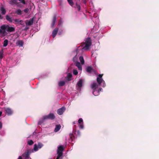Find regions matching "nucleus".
<instances>
[{
  "label": "nucleus",
  "instance_id": "nucleus-1",
  "mask_svg": "<svg viewBox=\"0 0 159 159\" xmlns=\"http://www.w3.org/2000/svg\"><path fill=\"white\" fill-rule=\"evenodd\" d=\"M102 75H99L98 77L97 78V84L96 82H94L91 85V88L93 89V94L95 96H97L99 95V90H98L99 85L102 86L104 87L106 86L105 81L102 79Z\"/></svg>",
  "mask_w": 159,
  "mask_h": 159
},
{
  "label": "nucleus",
  "instance_id": "nucleus-2",
  "mask_svg": "<svg viewBox=\"0 0 159 159\" xmlns=\"http://www.w3.org/2000/svg\"><path fill=\"white\" fill-rule=\"evenodd\" d=\"M15 30V28L8 25H2L0 27V33L3 36H5L7 34V31L8 32H12Z\"/></svg>",
  "mask_w": 159,
  "mask_h": 159
},
{
  "label": "nucleus",
  "instance_id": "nucleus-3",
  "mask_svg": "<svg viewBox=\"0 0 159 159\" xmlns=\"http://www.w3.org/2000/svg\"><path fill=\"white\" fill-rule=\"evenodd\" d=\"M64 149V148L62 145H60L58 147L57 151V156L56 159H61L62 158L63 152Z\"/></svg>",
  "mask_w": 159,
  "mask_h": 159
},
{
  "label": "nucleus",
  "instance_id": "nucleus-4",
  "mask_svg": "<svg viewBox=\"0 0 159 159\" xmlns=\"http://www.w3.org/2000/svg\"><path fill=\"white\" fill-rule=\"evenodd\" d=\"M84 44L85 46L82 49L85 50H89L92 45L91 40L90 38H88L86 39Z\"/></svg>",
  "mask_w": 159,
  "mask_h": 159
},
{
  "label": "nucleus",
  "instance_id": "nucleus-5",
  "mask_svg": "<svg viewBox=\"0 0 159 159\" xmlns=\"http://www.w3.org/2000/svg\"><path fill=\"white\" fill-rule=\"evenodd\" d=\"M33 151V150H28L27 152L23 153L22 155V157L23 159H29L31 158L30 157V154Z\"/></svg>",
  "mask_w": 159,
  "mask_h": 159
},
{
  "label": "nucleus",
  "instance_id": "nucleus-6",
  "mask_svg": "<svg viewBox=\"0 0 159 159\" xmlns=\"http://www.w3.org/2000/svg\"><path fill=\"white\" fill-rule=\"evenodd\" d=\"M43 146L42 143H39L38 145L35 144L34 147V151L35 152L37 151L39 148H41Z\"/></svg>",
  "mask_w": 159,
  "mask_h": 159
},
{
  "label": "nucleus",
  "instance_id": "nucleus-7",
  "mask_svg": "<svg viewBox=\"0 0 159 159\" xmlns=\"http://www.w3.org/2000/svg\"><path fill=\"white\" fill-rule=\"evenodd\" d=\"M83 82L84 80L82 79L79 80L76 85V87L77 88V89L79 88L80 90L81 88L83 85Z\"/></svg>",
  "mask_w": 159,
  "mask_h": 159
},
{
  "label": "nucleus",
  "instance_id": "nucleus-8",
  "mask_svg": "<svg viewBox=\"0 0 159 159\" xmlns=\"http://www.w3.org/2000/svg\"><path fill=\"white\" fill-rule=\"evenodd\" d=\"M13 23L15 24H18V25H23L24 23L23 20H20L19 19H15L13 20Z\"/></svg>",
  "mask_w": 159,
  "mask_h": 159
},
{
  "label": "nucleus",
  "instance_id": "nucleus-9",
  "mask_svg": "<svg viewBox=\"0 0 159 159\" xmlns=\"http://www.w3.org/2000/svg\"><path fill=\"white\" fill-rule=\"evenodd\" d=\"M79 124V127L80 129H83L84 128L83 120L82 118H80L78 121Z\"/></svg>",
  "mask_w": 159,
  "mask_h": 159
},
{
  "label": "nucleus",
  "instance_id": "nucleus-10",
  "mask_svg": "<svg viewBox=\"0 0 159 159\" xmlns=\"http://www.w3.org/2000/svg\"><path fill=\"white\" fill-rule=\"evenodd\" d=\"M45 116L47 119H49L50 120H53L55 118L54 115L52 113H50L48 115Z\"/></svg>",
  "mask_w": 159,
  "mask_h": 159
},
{
  "label": "nucleus",
  "instance_id": "nucleus-11",
  "mask_svg": "<svg viewBox=\"0 0 159 159\" xmlns=\"http://www.w3.org/2000/svg\"><path fill=\"white\" fill-rule=\"evenodd\" d=\"M66 110L64 107H62L61 108L58 109L57 111V114L60 115H62Z\"/></svg>",
  "mask_w": 159,
  "mask_h": 159
},
{
  "label": "nucleus",
  "instance_id": "nucleus-12",
  "mask_svg": "<svg viewBox=\"0 0 159 159\" xmlns=\"http://www.w3.org/2000/svg\"><path fill=\"white\" fill-rule=\"evenodd\" d=\"M6 114L8 116L11 115L13 113V111L9 108H6L5 109Z\"/></svg>",
  "mask_w": 159,
  "mask_h": 159
},
{
  "label": "nucleus",
  "instance_id": "nucleus-13",
  "mask_svg": "<svg viewBox=\"0 0 159 159\" xmlns=\"http://www.w3.org/2000/svg\"><path fill=\"white\" fill-rule=\"evenodd\" d=\"M47 120L46 118V117L45 116H43L42 118L40 119L39 120L38 123V125H42L43 122L44 121Z\"/></svg>",
  "mask_w": 159,
  "mask_h": 159
},
{
  "label": "nucleus",
  "instance_id": "nucleus-14",
  "mask_svg": "<svg viewBox=\"0 0 159 159\" xmlns=\"http://www.w3.org/2000/svg\"><path fill=\"white\" fill-rule=\"evenodd\" d=\"M58 28H55L52 31V36L53 38H55L58 32Z\"/></svg>",
  "mask_w": 159,
  "mask_h": 159
},
{
  "label": "nucleus",
  "instance_id": "nucleus-15",
  "mask_svg": "<svg viewBox=\"0 0 159 159\" xmlns=\"http://www.w3.org/2000/svg\"><path fill=\"white\" fill-rule=\"evenodd\" d=\"M16 44L19 47H22L24 44V42L22 40H18L16 42Z\"/></svg>",
  "mask_w": 159,
  "mask_h": 159
},
{
  "label": "nucleus",
  "instance_id": "nucleus-16",
  "mask_svg": "<svg viewBox=\"0 0 159 159\" xmlns=\"http://www.w3.org/2000/svg\"><path fill=\"white\" fill-rule=\"evenodd\" d=\"M33 19H31L29 20H26L25 22V24L27 26H30L33 24Z\"/></svg>",
  "mask_w": 159,
  "mask_h": 159
},
{
  "label": "nucleus",
  "instance_id": "nucleus-17",
  "mask_svg": "<svg viewBox=\"0 0 159 159\" xmlns=\"http://www.w3.org/2000/svg\"><path fill=\"white\" fill-rule=\"evenodd\" d=\"M61 126L60 125H56L54 131L55 132H57L58 131L61 129Z\"/></svg>",
  "mask_w": 159,
  "mask_h": 159
},
{
  "label": "nucleus",
  "instance_id": "nucleus-18",
  "mask_svg": "<svg viewBox=\"0 0 159 159\" xmlns=\"http://www.w3.org/2000/svg\"><path fill=\"white\" fill-rule=\"evenodd\" d=\"M93 71V69L92 67L91 66H88L86 68V71L87 72L91 73Z\"/></svg>",
  "mask_w": 159,
  "mask_h": 159
},
{
  "label": "nucleus",
  "instance_id": "nucleus-19",
  "mask_svg": "<svg viewBox=\"0 0 159 159\" xmlns=\"http://www.w3.org/2000/svg\"><path fill=\"white\" fill-rule=\"evenodd\" d=\"M56 22V16H54L52 21V24L51 26L52 27H54L55 23Z\"/></svg>",
  "mask_w": 159,
  "mask_h": 159
},
{
  "label": "nucleus",
  "instance_id": "nucleus-20",
  "mask_svg": "<svg viewBox=\"0 0 159 159\" xmlns=\"http://www.w3.org/2000/svg\"><path fill=\"white\" fill-rule=\"evenodd\" d=\"M75 66L78 67L80 70H82V66L80 63L78 61H77L75 63Z\"/></svg>",
  "mask_w": 159,
  "mask_h": 159
},
{
  "label": "nucleus",
  "instance_id": "nucleus-21",
  "mask_svg": "<svg viewBox=\"0 0 159 159\" xmlns=\"http://www.w3.org/2000/svg\"><path fill=\"white\" fill-rule=\"evenodd\" d=\"M6 20L10 22H13V20L14 19H12L11 17L9 16L8 15H6Z\"/></svg>",
  "mask_w": 159,
  "mask_h": 159
},
{
  "label": "nucleus",
  "instance_id": "nucleus-22",
  "mask_svg": "<svg viewBox=\"0 0 159 159\" xmlns=\"http://www.w3.org/2000/svg\"><path fill=\"white\" fill-rule=\"evenodd\" d=\"M0 10L2 15H5V14L6 11L3 7L2 6L0 7Z\"/></svg>",
  "mask_w": 159,
  "mask_h": 159
},
{
  "label": "nucleus",
  "instance_id": "nucleus-23",
  "mask_svg": "<svg viewBox=\"0 0 159 159\" xmlns=\"http://www.w3.org/2000/svg\"><path fill=\"white\" fill-rule=\"evenodd\" d=\"M72 76V74L71 73H68L66 76V79L68 80H71V77Z\"/></svg>",
  "mask_w": 159,
  "mask_h": 159
},
{
  "label": "nucleus",
  "instance_id": "nucleus-24",
  "mask_svg": "<svg viewBox=\"0 0 159 159\" xmlns=\"http://www.w3.org/2000/svg\"><path fill=\"white\" fill-rule=\"evenodd\" d=\"M15 13L17 14L20 15L22 14V11L20 9H18L16 10Z\"/></svg>",
  "mask_w": 159,
  "mask_h": 159
},
{
  "label": "nucleus",
  "instance_id": "nucleus-25",
  "mask_svg": "<svg viewBox=\"0 0 159 159\" xmlns=\"http://www.w3.org/2000/svg\"><path fill=\"white\" fill-rule=\"evenodd\" d=\"M79 60L81 62L82 65L84 64V58L83 56H81L79 57Z\"/></svg>",
  "mask_w": 159,
  "mask_h": 159
},
{
  "label": "nucleus",
  "instance_id": "nucleus-26",
  "mask_svg": "<svg viewBox=\"0 0 159 159\" xmlns=\"http://www.w3.org/2000/svg\"><path fill=\"white\" fill-rule=\"evenodd\" d=\"M65 84V81H61L58 83V85L59 86L62 87Z\"/></svg>",
  "mask_w": 159,
  "mask_h": 159
},
{
  "label": "nucleus",
  "instance_id": "nucleus-27",
  "mask_svg": "<svg viewBox=\"0 0 159 159\" xmlns=\"http://www.w3.org/2000/svg\"><path fill=\"white\" fill-rule=\"evenodd\" d=\"M16 0H10L9 3L11 5H15L16 3Z\"/></svg>",
  "mask_w": 159,
  "mask_h": 159
},
{
  "label": "nucleus",
  "instance_id": "nucleus-28",
  "mask_svg": "<svg viewBox=\"0 0 159 159\" xmlns=\"http://www.w3.org/2000/svg\"><path fill=\"white\" fill-rule=\"evenodd\" d=\"M8 40L7 39H5L4 40L3 43V47H6L8 44Z\"/></svg>",
  "mask_w": 159,
  "mask_h": 159
},
{
  "label": "nucleus",
  "instance_id": "nucleus-29",
  "mask_svg": "<svg viewBox=\"0 0 159 159\" xmlns=\"http://www.w3.org/2000/svg\"><path fill=\"white\" fill-rule=\"evenodd\" d=\"M33 143L34 142L32 140H29L27 141V144L30 145H32Z\"/></svg>",
  "mask_w": 159,
  "mask_h": 159
},
{
  "label": "nucleus",
  "instance_id": "nucleus-30",
  "mask_svg": "<svg viewBox=\"0 0 159 159\" xmlns=\"http://www.w3.org/2000/svg\"><path fill=\"white\" fill-rule=\"evenodd\" d=\"M75 7L77 8L78 11H80V5L78 4L77 3H76L75 5Z\"/></svg>",
  "mask_w": 159,
  "mask_h": 159
},
{
  "label": "nucleus",
  "instance_id": "nucleus-31",
  "mask_svg": "<svg viewBox=\"0 0 159 159\" xmlns=\"http://www.w3.org/2000/svg\"><path fill=\"white\" fill-rule=\"evenodd\" d=\"M67 1L70 6H72L73 5V2L72 0H67Z\"/></svg>",
  "mask_w": 159,
  "mask_h": 159
},
{
  "label": "nucleus",
  "instance_id": "nucleus-32",
  "mask_svg": "<svg viewBox=\"0 0 159 159\" xmlns=\"http://www.w3.org/2000/svg\"><path fill=\"white\" fill-rule=\"evenodd\" d=\"M73 73L75 75H77L78 73L77 70H76L74 69L73 70Z\"/></svg>",
  "mask_w": 159,
  "mask_h": 159
},
{
  "label": "nucleus",
  "instance_id": "nucleus-33",
  "mask_svg": "<svg viewBox=\"0 0 159 159\" xmlns=\"http://www.w3.org/2000/svg\"><path fill=\"white\" fill-rule=\"evenodd\" d=\"M18 0L23 4H26V2H25V0Z\"/></svg>",
  "mask_w": 159,
  "mask_h": 159
},
{
  "label": "nucleus",
  "instance_id": "nucleus-34",
  "mask_svg": "<svg viewBox=\"0 0 159 159\" xmlns=\"http://www.w3.org/2000/svg\"><path fill=\"white\" fill-rule=\"evenodd\" d=\"M24 11L27 13L29 11V9L28 8H26L24 10Z\"/></svg>",
  "mask_w": 159,
  "mask_h": 159
},
{
  "label": "nucleus",
  "instance_id": "nucleus-35",
  "mask_svg": "<svg viewBox=\"0 0 159 159\" xmlns=\"http://www.w3.org/2000/svg\"><path fill=\"white\" fill-rule=\"evenodd\" d=\"M17 6L20 7H23V6L21 5V4H20L19 3L17 4Z\"/></svg>",
  "mask_w": 159,
  "mask_h": 159
},
{
  "label": "nucleus",
  "instance_id": "nucleus-36",
  "mask_svg": "<svg viewBox=\"0 0 159 159\" xmlns=\"http://www.w3.org/2000/svg\"><path fill=\"white\" fill-rule=\"evenodd\" d=\"M3 57V52H0V58L2 59Z\"/></svg>",
  "mask_w": 159,
  "mask_h": 159
},
{
  "label": "nucleus",
  "instance_id": "nucleus-37",
  "mask_svg": "<svg viewBox=\"0 0 159 159\" xmlns=\"http://www.w3.org/2000/svg\"><path fill=\"white\" fill-rule=\"evenodd\" d=\"M75 134H77L78 135H80V131L77 130Z\"/></svg>",
  "mask_w": 159,
  "mask_h": 159
},
{
  "label": "nucleus",
  "instance_id": "nucleus-38",
  "mask_svg": "<svg viewBox=\"0 0 159 159\" xmlns=\"http://www.w3.org/2000/svg\"><path fill=\"white\" fill-rule=\"evenodd\" d=\"M2 123L1 122H0V129L2 128Z\"/></svg>",
  "mask_w": 159,
  "mask_h": 159
},
{
  "label": "nucleus",
  "instance_id": "nucleus-39",
  "mask_svg": "<svg viewBox=\"0 0 159 159\" xmlns=\"http://www.w3.org/2000/svg\"><path fill=\"white\" fill-rule=\"evenodd\" d=\"M77 121H74L73 122V125H75L77 123Z\"/></svg>",
  "mask_w": 159,
  "mask_h": 159
},
{
  "label": "nucleus",
  "instance_id": "nucleus-40",
  "mask_svg": "<svg viewBox=\"0 0 159 159\" xmlns=\"http://www.w3.org/2000/svg\"><path fill=\"white\" fill-rule=\"evenodd\" d=\"M73 135V134H71L70 133V138L71 139H72V136Z\"/></svg>",
  "mask_w": 159,
  "mask_h": 159
},
{
  "label": "nucleus",
  "instance_id": "nucleus-41",
  "mask_svg": "<svg viewBox=\"0 0 159 159\" xmlns=\"http://www.w3.org/2000/svg\"><path fill=\"white\" fill-rule=\"evenodd\" d=\"M18 159H23L22 156H19L18 158Z\"/></svg>",
  "mask_w": 159,
  "mask_h": 159
},
{
  "label": "nucleus",
  "instance_id": "nucleus-42",
  "mask_svg": "<svg viewBox=\"0 0 159 159\" xmlns=\"http://www.w3.org/2000/svg\"><path fill=\"white\" fill-rule=\"evenodd\" d=\"M29 28L27 26H26L25 28V30H27Z\"/></svg>",
  "mask_w": 159,
  "mask_h": 159
},
{
  "label": "nucleus",
  "instance_id": "nucleus-43",
  "mask_svg": "<svg viewBox=\"0 0 159 159\" xmlns=\"http://www.w3.org/2000/svg\"><path fill=\"white\" fill-rule=\"evenodd\" d=\"M98 90H99V92H100V91H102V90H102V88H100V89H98Z\"/></svg>",
  "mask_w": 159,
  "mask_h": 159
},
{
  "label": "nucleus",
  "instance_id": "nucleus-44",
  "mask_svg": "<svg viewBox=\"0 0 159 159\" xmlns=\"http://www.w3.org/2000/svg\"><path fill=\"white\" fill-rule=\"evenodd\" d=\"M3 18V16L0 14V19H2Z\"/></svg>",
  "mask_w": 159,
  "mask_h": 159
},
{
  "label": "nucleus",
  "instance_id": "nucleus-45",
  "mask_svg": "<svg viewBox=\"0 0 159 159\" xmlns=\"http://www.w3.org/2000/svg\"><path fill=\"white\" fill-rule=\"evenodd\" d=\"M2 113V112L1 111H0V116H1Z\"/></svg>",
  "mask_w": 159,
  "mask_h": 159
},
{
  "label": "nucleus",
  "instance_id": "nucleus-46",
  "mask_svg": "<svg viewBox=\"0 0 159 159\" xmlns=\"http://www.w3.org/2000/svg\"><path fill=\"white\" fill-rule=\"evenodd\" d=\"M75 58H76V56H75V57L73 58V59H74V60Z\"/></svg>",
  "mask_w": 159,
  "mask_h": 159
},
{
  "label": "nucleus",
  "instance_id": "nucleus-47",
  "mask_svg": "<svg viewBox=\"0 0 159 159\" xmlns=\"http://www.w3.org/2000/svg\"><path fill=\"white\" fill-rule=\"evenodd\" d=\"M61 34V32H59L58 33V34H59V35H60V34Z\"/></svg>",
  "mask_w": 159,
  "mask_h": 159
},
{
  "label": "nucleus",
  "instance_id": "nucleus-48",
  "mask_svg": "<svg viewBox=\"0 0 159 159\" xmlns=\"http://www.w3.org/2000/svg\"><path fill=\"white\" fill-rule=\"evenodd\" d=\"M84 3H85V4L86 3V2H85V1H84Z\"/></svg>",
  "mask_w": 159,
  "mask_h": 159
}]
</instances>
